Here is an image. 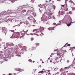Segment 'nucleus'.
Wrapping results in <instances>:
<instances>
[{"mask_svg":"<svg viewBox=\"0 0 75 75\" xmlns=\"http://www.w3.org/2000/svg\"><path fill=\"white\" fill-rule=\"evenodd\" d=\"M25 34L24 33H20V32H15V35L13 36V38H22V37L24 36Z\"/></svg>","mask_w":75,"mask_h":75,"instance_id":"1","label":"nucleus"},{"mask_svg":"<svg viewBox=\"0 0 75 75\" xmlns=\"http://www.w3.org/2000/svg\"><path fill=\"white\" fill-rule=\"evenodd\" d=\"M39 34H39L40 35H41V31L44 30V28L42 27H40V28L39 29Z\"/></svg>","mask_w":75,"mask_h":75,"instance_id":"2","label":"nucleus"},{"mask_svg":"<svg viewBox=\"0 0 75 75\" xmlns=\"http://www.w3.org/2000/svg\"><path fill=\"white\" fill-rule=\"evenodd\" d=\"M33 32H34L35 33V34H37V33H38V34H39V29H34L33 30Z\"/></svg>","mask_w":75,"mask_h":75,"instance_id":"3","label":"nucleus"},{"mask_svg":"<svg viewBox=\"0 0 75 75\" xmlns=\"http://www.w3.org/2000/svg\"><path fill=\"white\" fill-rule=\"evenodd\" d=\"M2 30L3 31H2V32H3V33L5 34V35H6V28L5 27H3L2 28Z\"/></svg>","mask_w":75,"mask_h":75,"instance_id":"4","label":"nucleus"},{"mask_svg":"<svg viewBox=\"0 0 75 75\" xmlns=\"http://www.w3.org/2000/svg\"><path fill=\"white\" fill-rule=\"evenodd\" d=\"M40 45V43H36L34 45V47H35V48H36L37 47H38V46Z\"/></svg>","mask_w":75,"mask_h":75,"instance_id":"5","label":"nucleus"},{"mask_svg":"<svg viewBox=\"0 0 75 75\" xmlns=\"http://www.w3.org/2000/svg\"><path fill=\"white\" fill-rule=\"evenodd\" d=\"M64 74V73H62L61 72H57L56 73V75H63V74Z\"/></svg>","mask_w":75,"mask_h":75,"instance_id":"6","label":"nucleus"},{"mask_svg":"<svg viewBox=\"0 0 75 75\" xmlns=\"http://www.w3.org/2000/svg\"><path fill=\"white\" fill-rule=\"evenodd\" d=\"M23 31V32H24L25 33H27L28 32V30L27 29L25 28Z\"/></svg>","mask_w":75,"mask_h":75,"instance_id":"7","label":"nucleus"},{"mask_svg":"<svg viewBox=\"0 0 75 75\" xmlns=\"http://www.w3.org/2000/svg\"><path fill=\"white\" fill-rule=\"evenodd\" d=\"M48 30H54V27L52 28H48Z\"/></svg>","mask_w":75,"mask_h":75,"instance_id":"8","label":"nucleus"},{"mask_svg":"<svg viewBox=\"0 0 75 75\" xmlns=\"http://www.w3.org/2000/svg\"><path fill=\"white\" fill-rule=\"evenodd\" d=\"M30 49L32 51H33V50H34V49H36V48H35V46H34V45L33 46V47H32Z\"/></svg>","mask_w":75,"mask_h":75,"instance_id":"9","label":"nucleus"},{"mask_svg":"<svg viewBox=\"0 0 75 75\" xmlns=\"http://www.w3.org/2000/svg\"><path fill=\"white\" fill-rule=\"evenodd\" d=\"M75 21L74 22H71L70 23H69V24H67V25L68 27H69L70 26V25H71V24L72 23H75Z\"/></svg>","mask_w":75,"mask_h":75,"instance_id":"10","label":"nucleus"},{"mask_svg":"<svg viewBox=\"0 0 75 75\" xmlns=\"http://www.w3.org/2000/svg\"><path fill=\"white\" fill-rule=\"evenodd\" d=\"M61 53H60V52L59 51L57 52V55H59V56H61Z\"/></svg>","mask_w":75,"mask_h":75,"instance_id":"11","label":"nucleus"},{"mask_svg":"<svg viewBox=\"0 0 75 75\" xmlns=\"http://www.w3.org/2000/svg\"><path fill=\"white\" fill-rule=\"evenodd\" d=\"M48 13L49 15V16H51L52 15V12L51 11H50Z\"/></svg>","mask_w":75,"mask_h":75,"instance_id":"12","label":"nucleus"},{"mask_svg":"<svg viewBox=\"0 0 75 75\" xmlns=\"http://www.w3.org/2000/svg\"><path fill=\"white\" fill-rule=\"evenodd\" d=\"M44 69H43L42 71H39L38 72V73L40 74V73H42V72H44V73L45 72V71H44Z\"/></svg>","mask_w":75,"mask_h":75,"instance_id":"13","label":"nucleus"},{"mask_svg":"<svg viewBox=\"0 0 75 75\" xmlns=\"http://www.w3.org/2000/svg\"><path fill=\"white\" fill-rule=\"evenodd\" d=\"M58 69V68L57 67L56 68H55L54 69V71H57V70Z\"/></svg>","mask_w":75,"mask_h":75,"instance_id":"14","label":"nucleus"},{"mask_svg":"<svg viewBox=\"0 0 75 75\" xmlns=\"http://www.w3.org/2000/svg\"><path fill=\"white\" fill-rule=\"evenodd\" d=\"M65 10L66 11H68V9L67 8V6L65 8Z\"/></svg>","mask_w":75,"mask_h":75,"instance_id":"15","label":"nucleus"},{"mask_svg":"<svg viewBox=\"0 0 75 75\" xmlns=\"http://www.w3.org/2000/svg\"><path fill=\"white\" fill-rule=\"evenodd\" d=\"M17 0H11V1L12 3H14V2H15V1H17Z\"/></svg>","mask_w":75,"mask_h":75,"instance_id":"16","label":"nucleus"},{"mask_svg":"<svg viewBox=\"0 0 75 75\" xmlns=\"http://www.w3.org/2000/svg\"><path fill=\"white\" fill-rule=\"evenodd\" d=\"M70 75H75V74L74 73H72L70 74Z\"/></svg>","mask_w":75,"mask_h":75,"instance_id":"17","label":"nucleus"},{"mask_svg":"<svg viewBox=\"0 0 75 75\" xmlns=\"http://www.w3.org/2000/svg\"><path fill=\"white\" fill-rule=\"evenodd\" d=\"M53 8L54 10H55V6H53Z\"/></svg>","mask_w":75,"mask_h":75,"instance_id":"18","label":"nucleus"},{"mask_svg":"<svg viewBox=\"0 0 75 75\" xmlns=\"http://www.w3.org/2000/svg\"><path fill=\"white\" fill-rule=\"evenodd\" d=\"M68 43H66L63 47H67V46H68Z\"/></svg>","mask_w":75,"mask_h":75,"instance_id":"19","label":"nucleus"},{"mask_svg":"<svg viewBox=\"0 0 75 75\" xmlns=\"http://www.w3.org/2000/svg\"><path fill=\"white\" fill-rule=\"evenodd\" d=\"M31 41H33V40H34V38H32L30 39Z\"/></svg>","mask_w":75,"mask_h":75,"instance_id":"20","label":"nucleus"},{"mask_svg":"<svg viewBox=\"0 0 75 75\" xmlns=\"http://www.w3.org/2000/svg\"><path fill=\"white\" fill-rule=\"evenodd\" d=\"M41 6H43V5H42L41 4L38 5V6L39 7H41Z\"/></svg>","mask_w":75,"mask_h":75,"instance_id":"21","label":"nucleus"},{"mask_svg":"<svg viewBox=\"0 0 75 75\" xmlns=\"http://www.w3.org/2000/svg\"><path fill=\"white\" fill-rule=\"evenodd\" d=\"M31 18L30 17H28V20H30V18Z\"/></svg>","mask_w":75,"mask_h":75,"instance_id":"22","label":"nucleus"},{"mask_svg":"<svg viewBox=\"0 0 75 75\" xmlns=\"http://www.w3.org/2000/svg\"><path fill=\"white\" fill-rule=\"evenodd\" d=\"M11 32H13V33H14V30H11Z\"/></svg>","mask_w":75,"mask_h":75,"instance_id":"23","label":"nucleus"},{"mask_svg":"<svg viewBox=\"0 0 75 75\" xmlns=\"http://www.w3.org/2000/svg\"><path fill=\"white\" fill-rule=\"evenodd\" d=\"M28 61L30 62H31L32 61V60L31 59H29Z\"/></svg>","mask_w":75,"mask_h":75,"instance_id":"24","label":"nucleus"},{"mask_svg":"<svg viewBox=\"0 0 75 75\" xmlns=\"http://www.w3.org/2000/svg\"><path fill=\"white\" fill-rule=\"evenodd\" d=\"M67 46H70L71 45L70 44H68L67 43Z\"/></svg>","mask_w":75,"mask_h":75,"instance_id":"25","label":"nucleus"},{"mask_svg":"<svg viewBox=\"0 0 75 75\" xmlns=\"http://www.w3.org/2000/svg\"><path fill=\"white\" fill-rule=\"evenodd\" d=\"M26 11V10H23V12H25Z\"/></svg>","mask_w":75,"mask_h":75,"instance_id":"26","label":"nucleus"},{"mask_svg":"<svg viewBox=\"0 0 75 75\" xmlns=\"http://www.w3.org/2000/svg\"><path fill=\"white\" fill-rule=\"evenodd\" d=\"M62 68L60 70V71H62Z\"/></svg>","mask_w":75,"mask_h":75,"instance_id":"27","label":"nucleus"},{"mask_svg":"<svg viewBox=\"0 0 75 75\" xmlns=\"http://www.w3.org/2000/svg\"><path fill=\"white\" fill-rule=\"evenodd\" d=\"M53 24V25H56V23H54Z\"/></svg>","mask_w":75,"mask_h":75,"instance_id":"28","label":"nucleus"},{"mask_svg":"<svg viewBox=\"0 0 75 75\" xmlns=\"http://www.w3.org/2000/svg\"><path fill=\"white\" fill-rule=\"evenodd\" d=\"M69 14H71V13H72V12H71V11H70L69 12Z\"/></svg>","mask_w":75,"mask_h":75,"instance_id":"29","label":"nucleus"},{"mask_svg":"<svg viewBox=\"0 0 75 75\" xmlns=\"http://www.w3.org/2000/svg\"><path fill=\"white\" fill-rule=\"evenodd\" d=\"M64 52H67V51L66 50H63Z\"/></svg>","mask_w":75,"mask_h":75,"instance_id":"30","label":"nucleus"},{"mask_svg":"<svg viewBox=\"0 0 75 75\" xmlns=\"http://www.w3.org/2000/svg\"><path fill=\"white\" fill-rule=\"evenodd\" d=\"M49 2H51V0H49L48 1Z\"/></svg>","mask_w":75,"mask_h":75,"instance_id":"31","label":"nucleus"},{"mask_svg":"<svg viewBox=\"0 0 75 75\" xmlns=\"http://www.w3.org/2000/svg\"><path fill=\"white\" fill-rule=\"evenodd\" d=\"M62 6L63 7H64V5H62Z\"/></svg>","mask_w":75,"mask_h":75,"instance_id":"32","label":"nucleus"},{"mask_svg":"<svg viewBox=\"0 0 75 75\" xmlns=\"http://www.w3.org/2000/svg\"><path fill=\"white\" fill-rule=\"evenodd\" d=\"M12 75V74L9 73L8 74V75Z\"/></svg>","mask_w":75,"mask_h":75,"instance_id":"33","label":"nucleus"},{"mask_svg":"<svg viewBox=\"0 0 75 75\" xmlns=\"http://www.w3.org/2000/svg\"><path fill=\"white\" fill-rule=\"evenodd\" d=\"M21 69H20L18 70V71H20V70Z\"/></svg>","mask_w":75,"mask_h":75,"instance_id":"34","label":"nucleus"},{"mask_svg":"<svg viewBox=\"0 0 75 75\" xmlns=\"http://www.w3.org/2000/svg\"><path fill=\"white\" fill-rule=\"evenodd\" d=\"M73 48H75V47H73L71 48V49H73Z\"/></svg>","mask_w":75,"mask_h":75,"instance_id":"35","label":"nucleus"},{"mask_svg":"<svg viewBox=\"0 0 75 75\" xmlns=\"http://www.w3.org/2000/svg\"><path fill=\"white\" fill-rule=\"evenodd\" d=\"M50 62H52V60H50Z\"/></svg>","mask_w":75,"mask_h":75,"instance_id":"36","label":"nucleus"},{"mask_svg":"<svg viewBox=\"0 0 75 75\" xmlns=\"http://www.w3.org/2000/svg\"><path fill=\"white\" fill-rule=\"evenodd\" d=\"M45 1L46 3H47L48 2V1Z\"/></svg>","mask_w":75,"mask_h":75,"instance_id":"37","label":"nucleus"},{"mask_svg":"<svg viewBox=\"0 0 75 75\" xmlns=\"http://www.w3.org/2000/svg\"><path fill=\"white\" fill-rule=\"evenodd\" d=\"M57 51V50H55L54 51H54Z\"/></svg>","mask_w":75,"mask_h":75,"instance_id":"38","label":"nucleus"},{"mask_svg":"<svg viewBox=\"0 0 75 75\" xmlns=\"http://www.w3.org/2000/svg\"><path fill=\"white\" fill-rule=\"evenodd\" d=\"M42 64H44V62H42Z\"/></svg>","mask_w":75,"mask_h":75,"instance_id":"39","label":"nucleus"},{"mask_svg":"<svg viewBox=\"0 0 75 75\" xmlns=\"http://www.w3.org/2000/svg\"><path fill=\"white\" fill-rule=\"evenodd\" d=\"M67 14L68 15V14H69V13H67Z\"/></svg>","mask_w":75,"mask_h":75,"instance_id":"40","label":"nucleus"},{"mask_svg":"<svg viewBox=\"0 0 75 75\" xmlns=\"http://www.w3.org/2000/svg\"><path fill=\"white\" fill-rule=\"evenodd\" d=\"M45 23H46V24H47V23L45 21Z\"/></svg>","mask_w":75,"mask_h":75,"instance_id":"41","label":"nucleus"},{"mask_svg":"<svg viewBox=\"0 0 75 75\" xmlns=\"http://www.w3.org/2000/svg\"><path fill=\"white\" fill-rule=\"evenodd\" d=\"M42 59H40V61H42Z\"/></svg>","mask_w":75,"mask_h":75,"instance_id":"42","label":"nucleus"},{"mask_svg":"<svg viewBox=\"0 0 75 75\" xmlns=\"http://www.w3.org/2000/svg\"><path fill=\"white\" fill-rule=\"evenodd\" d=\"M59 25V23L57 24V25Z\"/></svg>","mask_w":75,"mask_h":75,"instance_id":"43","label":"nucleus"},{"mask_svg":"<svg viewBox=\"0 0 75 75\" xmlns=\"http://www.w3.org/2000/svg\"><path fill=\"white\" fill-rule=\"evenodd\" d=\"M52 4H53V3H54V1H52Z\"/></svg>","mask_w":75,"mask_h":75,"instance_id":"44","label":"nucleus"},{"mask_svg":"<svg viewBox=\"0 0 75 75\" xmlns=\"http://www.w3.org/2000/svg\"><path fill=\"white\" fill-rule=\"evenodd\" d=\"M33 63H34V62H35V61H33Z\"/></svg>","mask_w":75,"mask_h":75,"instance_id":"45","label":"nucleus"},{"mask_svg":"<svg viewBox=\"0 0 75 75\" xmlns=\"http://www.w3.org/2000/svg\"><path fill=\"white\" fill-rule=\"evenodd\" d=\"M65 1H68V0H65Z\"/></svg>","mask_w":75,"mask_h":75,"instance_id":"46","label":"nucleus"},{"mask_svg":"<svg viewBox=\"0 0 75 75\" xmlns=\"http://www.w3.org/2000/svg\"><path fill=\"white\" fill-rule=\"evenodd\" d=\"M61 21H59V23H61Z\"/></svg>","mask_w":75,"mask_h":75,"instance_id":"47","label":"nucleus"},{"mask_svg":"<svg viewBox=\"0 0 75 75\" xmlns=\"http://www.w3.org/2000/svg\"><path fill=\"white\" fill-rule=\"evenodd\" d=\"M35 71H36V69H35Z\"/></svg>","mask_w":75,"mask_h":75,"instance_id":"48","label":"nucleus"},{"mask_svg":"<svg viewBox=\"0 0 75 75\" xmlns=\"http://www.w3.org/2000/svg\"><path fill=\"white\" fill-rule=\"evenodd\" d=\"M0 41H1V40H0Z\"/></svg>","mask_w":75,"mask_h":75,"instance_id":"49","label":"nucleus"},{"mask_svg":"<svg viewBox=\"0 0 75 75\" xmlns=\"http://www.w3.org/2000/svg\"><path fill=\"white\" fill-rule=\"evenodd\" d=\"M46 75H47V74Z\"/></svg>","mask_w":75,"mask_h":75,"instance_id":"50","label":"nucleus"},{"mask_svg":"<svg viewBox=\"0 0 75 75\" xmlns=\"http://www.w3.org/2000/svg\"><path fill=\"white\" fill-rule=\"evenodd\" d=\"M0 48H1V47H0Z\"/></svg>","mask_w":75,"mask_h":75,"instance_id":"51","label":"nucleus"}]
</instances>
